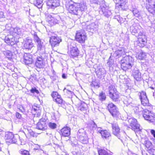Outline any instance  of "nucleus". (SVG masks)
Returning <instances> with one entry per match:
<instances>
[{
  "instance_id": "nucleus-27",
  "label": "nucleus",
  "mask_w": 155,
  "mask_h": 155,
  "mask_svg": "<svg viewBox=\"0 0 155 155\" xmlns=\"http://www.w3.org/2000/svg\"><path fill=\"white\" fill-rule=\"evenodd\" d=\"M42 0H35L33 4L38 8H40L42 5Z\"/></svg>"
},
{
  "instance_id": "nucleus-6",
  "label": "nucleus",
  "mask_w": 155,
  "mask_h": 155,
  "mask_svg": "<svg viewBox=\"0 0 155 155\" xmlns=\"http://www.w3.org/2000/svg\"><path fill=\"white\" fill-rule=\"evenodd\" d=\"M128 121L130 124V126L131 127V129L135 132L140 131L141 129L140 128V125L137 123L136 119L131 118L129 119Z\"/></svg>"
},
{
  "instance_id": "nucleus-2",
  "label": "nucleus",
  "mask_w": 155,
  "mask_h": 155,
  "mask_svg": "<svg viewBox=\"0 0 155 155\" xmlns=\"http://www.w3.org/2000/svg\"><path fill=\"white\" fill-rule=\"evenodd\" d=\"M112 127L113 129V134L121 140L124 145H127L128 143L127 140L125 137L123 138L121 137V135L120 132V129L117 124L114 122L112 124Z\"/></svg>"
},
{
  "instance_id": "nucleus-30",
  "label": "nucleus",
  "mask_w": 155,
  "mask_h": 155,
  "mask_svg": "<svg viewBox=\"0 0 155 155\" xmlns=\"http://www.w3.org/2000/svg\"><path fill=\"white\" fill-rule=\"evenodd\" d=\"M92 2L93 3L99 4L100 5V7H101V5H105V2L104 0H92Z\"/></svg>"
},
{
  "instance_id": "nucleus-57",
  "label": "nucleus",
  "mask_w": 155,
  "mask_h": 155,
  "mask_svg": "<svg viewBox=\"0 0 155 155\" xmlns=\"http://www.w3.org/2000/svg\"><path fill=\"white\" fill-rule=\"evenodd\" d=\"M66 23H65V21H63V25L62 26V28L64 29H66L67 28V26L66 25Z\"/></svg>"
},
{
  "instance_id": "nucleus-13",
  "label": "nucleus",
  "mask_w": 155,
  "mask_h": 155,
  "mask_svg": "<svg viewBox=\"0 0 155 155\" xmlns=\"http://www.w3.org/2000/svg\"><path fill=\"white\" fill-rule=\"evenodd\" d=\"M48 8L54 9L59 5V2L58 0H48L47 3Z\"/></svg>"
},
{
  "instance_id": "nucleus-25",
  "label": "nucleus",
  "mask_w": 155,
  "mask_h": 155,
  "mask_svg": "<svg viewBox=\"0 0 155 155\" xmlns=\"http://www.w3.org/2000/svg\"><path fill=\"white\" fill-rule=\"evenodd\" d=\"M101 135L103 139L106 140L109 139L111 136V135L110 133L106 130H104V131L103 132H102Z\"/></svg>"
},
{
  "instance_id": "nucleus-4",
  "label": "nucleus",
  "mask_w": 155,
  "mask_h": 155,
  "mask_svg": "<svg viewBox=\"0 0 155 155\" xmlns=\"http://www.w3.org/2000/svg\"><path fill=\"white\" fill-rule=\"evenodd\" d=\"M34 38L36 43L37 51L42 54H44L45 52V48L43 42L38 37L36 33L34 34Z\"/></svg>"
},
{
  "instance_id": "nucleus-16",
  "label": "nucleus",
  "mask_w": 155,
  "mask_h": 155,
  "mask_svg": "<svg viewBox=\"0 0 155 155\" xmlns=\"http://www.w3.org/2000/svg\"><path fill=\"white\" fill-rule=\"evenodd\" d=\"M86 36L84 33L81 32H78L76 34V39L79 42L82 43L84 42Z\"/></svg>"
},
{
  "instance_id": "nucleus-26",
  "label": "nucleus",
  "mask_w": 155,
  "mask_h": 155,
  "mask_svg": "<svg viewBox=\"0 0 155 155\" xmlns=\"http://www.w3.org/2000/svg\"><path fill=\"white\" fill-rule=\"evenodd\" d=\"M14 134L12 132H7L5 133V138L6 140V142H8V141H10V140L13 137Z\"/></svg>"
},
{
  "instance_id": "nucleus-44",
  "label": "nucleus",
  "mask_w": 155,
  "mask_h": 155,
  "mask_svg": "<svg viewBox=\"0 0 155 155\" xmlns=\"http://www.w3.org/2000/svg\"><path fill=\"white\" fill-rule=\"evenodd\" d=\"M114 64V60L111 59V57H110L107 63V64L110 67L111 66Z\"/></svg>"
},
{
  "instance_id": "nucleus-20",
  "label": "nucleus",
  "mask_w": 155,
  "mask_h": 155,
  "mask_svg": "<svg viewBox=\"0 0 155 155\" xmlns=\"http://www.w3.org/2000/svg\"><path fill=\"white\" fill-rule=\"evenodd\" d=\"M80 12V8H76L74 6L73 4H71L68 6V12L71 13L76 15H78Z\"/></svg>"
},
{
  "instance_id": "nucleus-60",
  "label": "nucleus",
  "mask_w": 155,
  "mask_h": 155,
  "mask_svg": "<svg viewBox=\"0 0 155 155\" xmlns=\"http://www.w3.org/2000/svg\"><path fill=\"white\" fill-rule=\"evenodd\" d=\"M97 130L98 132L100 133L101 135H102V132H103L104 131V130H103L101 129H99V130Z\"/></svg>"
},
{
  "instance_id": "nucleus-54",
  "label": "nucleus",
  "mask_w": 155,
  "mask_h": 155,
  "mask_svg": "<svg viewBox=\"0 0 155 155\" xmlns=\"http://www.w3.org/2000/svg\"><path fill=\"white\" fill-rule=\"evenodd\" d=\"M150 133L153 137L155 138V130L153 129L151 130Z\"/></svg>"
},
{
  "instance_id": "nucleus-28",
  "label": "nucleus",
  "mask_w": 155,
  "mask_h": 155,
  "mask_svg": "<svg viewBox=\"0 0 155 155\" xmlns=\"http://www.w3.org/2000/svg\"><path fill=\"white\" fill-rule=\"evenodd\" d=\"M84 132V131L83 129H80L78 131V135L79 139L81 141L84 140V138L83 137Z\"/></svg>"
},
{
  "instance_id": "nucleus-17",
  "label": "nucleus",
  "mask_w": 155,
  "mask_h": 155,
  "mask_svg": "<svg viewBox=\"0 0 155 155\" xmlns=\"http://www.w3.org/2000/svg\"><path fill=\"white\" fill-rule=\"evenodd\" d=\"M43 59L42 56H38L36 59L35 65L36 67L39 68H43L44 67Z\"/></svg>"
},
{
  "instance_id": "nucleus-55",
  "label": "nucleus",
  "mask_w": 155,
  "mask_h": 155,
  "mask_svg": "<svg viewBox=\"0 0 155 155\" xmlns=\"http://www.w3.org/2000/svg\"><path fill=\"white\" fill-rule=\"evenodd\" d=\"M19 109L20 111L21 112L23 113L25 112V109L22 106H20Z\"/></svg>"
},
{
  "instance_id": "nucleus-37",
  "label": "nucleus",
  "mask_w": 155,
  "mask_h": 155,
  "mask_svg": "<svg viewBox=\"0 0 155 155\" xmlns=\"http://www.w3.org/2000/svg\"><path fill=\"white\" fill-rule=\"evenodd\" d=\"M39 111L40 110L38 107H37L35 105L32 106V113L35 114L36 113H39Z\"/></svg>"
},
{
  "instance_id": "nucleus-46",
  "label": "nucleus",
  "mask_w": 155,
  "mask_h": 155,
  "mask_svg": "<svg viewBox=\"0 0 155 155\" xmlns=\"http://www.w3.org/2000/svg\"><path fill=\"white\" fill-rule=\"evenodd\" d=\"M148 152L151 155H155V148L153 147L149 149Z\"/></svg>"
},
{
  "instance_id": "nucleus-47",
  "label": "nucleus",
  "mask_w": 155,
  "mask_h": 155,
  "mask_svg": "<svg viewBox=\"0 0 155 155\" xmlns=\"http://www.w3.org/2000/svg\"><path fill=\"white\" fill-rule=\"evenodd\" d=\"M20 152L22 155H30L29 152L26 150H21Z\"/></svg>"
},
{
  "instance_id": "nucleus-5",
  "label": "nucleus",
  "mask_w": 155,
  "mask_h": 155,
  "mask_svg": "<svg viewBox=\"0 0 155 155\" xmlns=\"http://www.w3.org/2000/svg\"><path fill=\"white\" fill-rule=\"evenodd\" d=\"M107 109L114 117H117L119 116L120 114L118 109L116 106L113 103H109L108 105Z\"/></svg>"
},
{
  "instance_id": "nucleus-61",
  "label": "nucleus",
  "mask_w": 155,
  "mask_h": 155,
  "mask_svg": "<svg viewBox=\"0 0 155 155\" xmlns=\"http://www.w3.org/2000/svg\"><path fill=\"white\" fill-rule=\"evenodd\" d=\"M95 25V24L94 23H92L90 25V28L94 29V28H93V27Z\"/></svg>"
},
{
  "instance_id": "nucleus-63",
  "label": "nucleus",
  "mask_w": 155,
  "mask_h": 155,
  "mask_svg": "<svg viewBox=\"0 0 155 155\" xmlns=\"http://www.w3.org/2000/svg\"><path fill=\"white\" fill-rule=\"evenodd\" d=\"M94 124V126H93V127L96 128L97 127V124H95L94 121H93L92 124Z\"/></svg>"
},
{
  "instance_id": "nucleus-22",
  "label": "nucleus",
  "mask_w": 155,
  "mask_h": 155,
  "mask_svg": "<svg viewBox=\"0 0 155 155\" xmlns=\"http://www.w3.org/2000/svg\"><path fill=\"white\" fill-rule=\"evenodd\" d=\"M139 43V45L141 47H143L147 42V38L146 36H143L140 38H138Z\"/></svg>"
},
{
  "instance_id": "nucleus-11",
  "label": "nucleus",
  "mask_w": 155,
  "mask_h": 155,
  "mask_svg": "<svg viewBox=\"0 0 155 155\" xmlns=\"http://www.w3.org/2000/svg\"><path fill=\"white\" fill-rule=\"evenodd\" d=\"M22 62L26 65L31 64L33 62L32 55L29 53H25L24 54Z\"/></svg>"
},
{
  "instance_id": "nucleus-39",
  "label": "nucleus",
  "mask_w": 155,
  "mask_h": 155,
  "mask_svg": "<svg viewBox=\"0 0 155 155\" xmlns=\"http://www.w3.org/2000/svg\"><path fill=\"white\" fill-rule=\"evenodd\" d=\"M132 12L136 17H138L140 16V12L137 9L133 8Z\"/></svg>"
},
{
  "instance_id": "nucleus-21",
  "label": "nucleus",
  "mask_w": 155,
  "mask_h": 155,
  "mask_svg": "<svg viewBox=\"0 0 155 155\" xmlns=\"http://www.w3.org/2000/svg\"><path fill=\"white\" fill-rule=\"evenodd\" d=\"M43 120V119H41L38 122L36 125V128L41 130H44L47 129L46 122Z\"/></svg>"
},
{
  "instance_id": "nucleus-49",
  "label": "nucleus",
  "mask_w": 155,
  "mask_h": 155,
  "mask_svg": "<svg viewBox=\"0 0 155 155\" xmlns=\"http://www.w3.org/2000/svg\"><path fill=\"white\" fill-rule=\"evenodd\" d=\"M140 31L137 34L138 38H140L143 36H145V35H143V31L141 29L140 30Z\"/></svg>"
},
{
  "instance_id": "nucleus-31",
  "label": "nucleus",
  "mask_w": 155,
  "mask_h": 155,
  "mask_svg": "<svg viewBox=\"0 0 155 155\" xmlns=\"http://www.w3.org/2000/svg\"><path fill=\"white\" fill-rule=\"evenodd\" d=\"M11 30L16 35H19L21 34V29L18 28H11Z\"/></svg>"
},
{
  "instance_id": "nucleus-50",
  "label": "nucleus",
  "mask_w": 155,
  "mask_h": 155,
  "mask_svg": "<svg viewBox=\"0 0 155 155\" xmlns=\"http://www.w3.org/2000/svg\"><path fill=\"white\" fill-rule=\"evenodd\" d=\"M87 104L84 102L82 101H81V105L79 107H80L82 108H87Z\"/></svg>"
},
{
  "instance_id": "nucleus-14",
  "label": "nucleus",
  "mask_w": 155,
  "mask_h": 155,
  "mask_svg": "<svg viewBox=\"0 0 155 155\" xmlns=\"http://www.w3.org/2000/svg\"><path fill=\"white\" fill-rule=\"evenodd\" d=\"M33 46L34 45L31 39L29 38H27L24 41L23 47L25 49L28 50L31 49Z\"/></svg>"
},
{
  "instance_id": "nucleus-23",
  "label": "nucleus",
  "mask_w": 155,
  "mask_h": 155,
  "mask_svg": "<svg viewBox=\"0 0 155 155\" xmlns=\"http://www.w3.org/2000/svg\"><path fill=\"white\" fill-rule=\"evenodd\" d=\"M146 8L150 13H155V3L152 4L151 2H150L149 4L147 5Z\"/></svg>"
},
{
  "instance_id": "nucleus-53",
  "label": "nucleus",
  "mask_w": 155,
  "mask_h": 155,
  "mask_svg": "<svg viewBox=\"0 0 155 155\" xmlns=\"http://www.w3.org/2000/svg\"><path fill=\"white\" fill-rule=\"evenodd\" d=\"M16 116L18 119H20L21 117V115L18 112H16Z\"/></svg>"
},
{
  "instance_id": "nucleus-10",
  "label": "nucleus",
  "mask_w": 155,
  "mask_h": 155,
  "mask_svg": "<svg viewBox=\"0 0 155 155\" xmlns=\"http://www.w3.org/2000/svg\"><path fill=\"white\" fill-rule=\"evenodd\" d=\"M139 98L140 99L141 104L144 106H148L149 104V100L146 95V93L141 91L139 93Z\"/></svg>"
},
{
  "instance_id": "nucleus-18",
  "label": "nucleus",
  "mask_w": 155,
  "mask_h": 155,
  "mask_svg": "<svg viewBox=\"0 0 155 155\" xmlns=\"http://www.w3.org/2000/svg\"><path fill=\"white\" fill-rule=\"evenodd\" d=\"M5 41L8 45H16L15 38L13 37V36L10 35L9 37H6L5 39Z\"/></svg>"
},
{
  "instance_id": "nucleus-8",
  "label": "nucleus",
  "mask_w": 155,
  "mask_h": 155,
  "mask_svg": "<svg viewBox=\"0 0 155 155\" xmlns=\"http://www.w3.org/2000/svg\"><path fill=\"white\" fill-rule=\"evenodd\" d=\"M79 54V51L74 41H72L70 45V57L74 58L78 56Z\"/></svg>"
},
{
  "instance_id": "nucleus-12",
  "label": "nucleus",
  "mask_w": 155,
  "mask_h": 155,
  "mask_svg": "<svg viewBox=\"0 0 155 155\" xmlns=\"http://www.w3.org/2000/svg\"><path fill=\"white\" fill-rule=\"evenodd\" d=\"M61 41V39L59 37L55 36H52L50 39V43L51 44L52 48L58 46Z\"/></svg>"
},
{
  "instance_id": "nucleus-48",
  "label": "nucleus",
  "mask_w": 155,
  "mask_h": 155,
  "mask_svg": "<svg viewBox=\"0 0 155 155\" xmlns=\"http://www.w3.org/2000/svg\"><path fill=\"white\" fill-rule=\"evenodd\" d=\"M123 53V51L122 50H117L116 51V54L117 55V56L118 57L122 55Z\"/></svg>"
},
{
  "instance_id": "nucleus-62",
  "label": "nucleus",
  "mask_w": 155,
  "mask_h": 155,
  "mask_svg": "<svg viewBox=\"0 0 155 155\" xmlns=\"http://www.w3.org/2000/svg\"><path fill=\"white\" fill-rule=\"evenodd\" d=\"M62 78L64 79L67 78V76L64 74H63L62 76Z\"/></svg>"
},
{
  "instance_id": "nucleus-24",
  "label": "nucleus",
  "mask_w": 155,
  "mask_h": 155,
  "mask_svg": "<svg viewBox=\"0 0 155 155\" xmlns=\"http://www.w3.org/2000/svg\"><path fill=\"white\" fill-rule=\"evenodd\" d=\"M67 124L61 130V134L63 137L68 136V126Z\"/></svg>"
},
{
  "instance_id": "nucleus-3",
  "label": "nucleus",
  "mask_w": 155,
  "mask_h": 155,
  "mask_svg": "<svg viewBox=\"0 0 155 155\" xmlns=\"http://www.w3.org/2000/svg\"><path fill=\"white\" fill-rule=\"evenodd\" d=\"M108 90L110 97L113 101L118 103L120 101V97L115 86L110 85L109 87Z\"/></svg>"
},
{
  "instance_id": "nucleus-29",
  "label": "nucleus",
  "mask_w": 155,
  "mask_h": 155,
  "mask_svg": "<svg viewBox=\"0 0 155 155\" xmlns=\"http://www.w3.org/2000/svg\"><path fill=\"white\" fill-rule=\"evenodd\" d=\"M142 140H144L143 144L145 145L147 149L149 148L152 145V143L150 142V141L148 140L147 138H146L144 139H142Z\"/></svg>"
},
{
  "instance_id": "nucleus-56",
  "label": "nucleus",
  "mask_w": 155,
  "mask_h": 155,
  "mask_svg": "<svg viewBox=\"0 0 155 155\" xmlns=\"http://www.w3.org/2000/svg\"><path fill=\"white\" fill-rule=\"evenodd\" d=\"M87 108H82L80 107H78V109L80 110L81 111H84L87 110Z\"/></svg>"
},
{
  "instance_id": "nucleus-59",
  "label": "nucleus",
  "mask_w": 155,
  "mask_h": 155,
  "mask_svg": "<svg viewBox=\"0 0 155 155\" xmlns=\"http://www.w3.org/2000/svg\"><path fill=\"white\" fill-rule=\"evenodd\" d=\"M51 78L54 81L56 79V77L55 76H51Z\"/></svg>"
},
{
  "instance_id": "nucleus-19",
  "label": "nucleus",
  "mask_w": 155,
  "mask_h": 155,
  "mask_svg": "<svg viewBox=\"0 0 155 155\" xmlns=\"http://www.w3.org/2000/svg\"><path fill=\"white\" fill-rule=\"evenodd\" d=\"M132 74L134 78L137 81H140L141 80V74L137 68L135 67L134 68Z\"/></svg>"
},
{
  "instance_id": "nucleus-52",
  "label": "nucleus",
  "mask_w": 155,
  "mask_h": 155,
  "mask_svg": "<svg viewBox=\"0 0 155 155\" xmlns=\"http://www.w3.org/2000/svg\"><path fill=\"white\" fill-rule=\"evenodd\" d=\"M28 133H29L30 135L32 136V137H34L35 135V133L32 131L30 129L28 130Z\"/></svg>"
},
{
  "instance_id": "nucleus-38",
  "label": "nucleus",
  "mask_w": 155,
  "mask_h": 155,
  "mask_svg": "<svg viewBox=\"0 0 155 155\" xmlns=\"http://www.w3.org/2000/svg\"><path fill=\"white\" fill-rule=\"evenodd\" d=\"M98 74L99 75L104 76L106 74V71L104 68H100L98 71Z\"/></svg>"
},
{
  "instance_id": "nucleus-34",
  "label": "nucleus",
  "mask_w": 155,
  "mask_h": 155,
  "mask_svg": "<svg viewBox=\"0 0 155 155\" xmlns=\"http://www.w3.org/2000/svg\"><path fill=\"white\" fill-rule=\"evenodd\" d=\"M4 54L9 59H12V52L10 51H7L4 52Z\"/></svg>"
},
{
  "instance_id": "nucleus-41",
  "label": "nucleus",
  "mask_w": 155,
  "mask_h": 155,
  "mask_svg": "<svg viewBox=\"0 0 155 155\" xmlns=\"http://www.w3.org/2000/svg\"><path fill=\"white\" fill-rule=\"evenodd\" d=\"M30 91L32 93H36L37 94H38L39 93L38 90L35 87H32Z\"/></svg>"
},
{
  "instance_id": "nucleus-1",
  "label": "nucleus",
  "mask_w": 155,
  "mask_h": 155,
  "mask_svg": "<svg viewBox=\"0 0 155 155\" xmlns=\"http://www.w3.org/2000/svg\"><path fill=\"white\" fill-rule=\"evenodd\" d=\"M134 60L132 57L130 56H126L124 57L120 61L121 67L124 71H126L129 69L134 68Z\"/></svg>"
},
{
  "instance_id": "nucleus-42",
  "label": "nucleus",
  "mask_w": 155,
  "mask_h": 155,
  "mask_svg": "<svg viewBox=\"0 0 155 155\" xmlns=\"http://www.w3.org/2000/svg\"><path fill=\"white\" fill-rule=\"evenodd\" d=\"M48 126L52 129H55L56 128L57 125L55 123L50 122L49 123Z\"/></svg>"
},
{
  "instance_id": "nucleus-9",
  "label": "nucleus",
  "mask_w": 155,
  "mask_h": 155,
  "mask_svg": "<svg viewBox=\"0 0 155 155\" xmlns=\"http://www.w3.org/2000/svg\"><path fill=\"white\" fill-rule=\"evenodd\" d=\"M99 9V13L107 18H108L112 14L111 11L108 9V7L106 4L101 5Z\"/></svg>"
},
{
  "instance_id": "nucleus-15",
  "label": "nucleus",
  "mask_w": 155,
  "mask_h": 155,
  "mask_svg": "<svg viewBox=\"0 0 155 155\" xmlns=\"http://www.w3.org/2000/svg\"><path fill=\"white\" fill-rule=\"evenodd\" d=\"M140 26L136 24H134L130 27V31L133 35L137 36V34L140 31Z\"/></svg>"
},
{
  "instance_id": "nucleus-51",
  "label": "nucleus",
  "mask_w": 155,
  "mask_h": 155,
  "mask_svg": "<svg viewBox=\"0 0 155 155\" xmlns=\"http://www.w3.org/2000/svg\"><path fill=\"white\" fill-rule=\"evenodd\" d=\"M34 147V150L35 151L36 150H38L40 148V146L38 144H35L34 145H33Z\"/></svg>"
},
{
  "instance_id": "nucleus-45",
  "label": "nucleus",
  "mask_w": 155,
  "mask_h": 155,
  "mask_svg": "<svg viewBox=\"0 0 155 155\" xmlns=\"http://www.w3.org/2000/svg\"><path fill=\"white\" fill-rule=\"evenodd\" d=\"M58 93L56 92H53L51 94V96L53 98L54 101L56 98V97H58V96H60Z\"/></svg>"
},
{
  "instance_id": "nucleus-33",
  "label": "nucleus",
  "mask_w": 155,
  "mask_h": 155,
  "mask_svg": "<svg viewBox=\"0 0 155 155\" xmlns=\"http://www.w3.org/2000/svg\"><path fill=\"white\" fill-rule=\"evenodd\" d=\"M99 155H111L104 149H101L98 150Z\"/></svg>"
},
{
  "instance_id": "nucleus-35",
  "label": "nucleus",
  "mask_w": 155,
  "mask_h": 155,
  "mask_svg": "<svg viewBox=\"0 0 155 155\" xmlns=\"http://www.w3.org/2000/svg\"><path fill=\"white\" fill-rule=\"evenodd\" d=\"M146 53L143 52H140L138 56V58L140 60H144L146 57Z\"/></svg>"
},
{
  "instance_id": "nucleus-7",
  "label": "nucleus",
  "mask_w": 155,
  "mask_h": 155,
  "mask_svg": "<svg viewBox=\"0 0 155 155\" xmlns=\"http://www.w3.org/2000/svg\"><path fill=\"white\" fill-rule=\"evenodd\" d=\"M142 114L143 118L146 120H148L151 122H154L155 120L154 114L147 110H143Z\"/></svg>"
},
{
  "instance_id": "nucleus-58",
  "label": "nucleus",
  "mask_w": 155,
  "mask_h": 155,
  "mask_svg": "<svg viewBox=\"0 0 155 155\" xmlns=\"http://www.w3.org/2000/svg\"><path fill=\"white\" fill-rule=\"evenodd\" d=\"M68 107H70L71 111V112H72L74 111L73 107L72 105L69 104V105H68Z\"/></svg>"
},
{
  "instance_id": "nucleus-64",
  "label": "nucleus",
  "mask_w": 155,
  "mask_h": 155,
  "mask_svg": "<svg viewBox=\"0 0 155 155\" xmlns=\"http://www.w3.org/2000/svg\"><path fill=\"white\" fill-rule=\"evenodd\" d=\"M48 17L50 18V20H48V21H52L53 19L54 18L53 17H52L51 15H49L48 16Z\"/></svg>"
},
{
  "instance_id": "nucleus-36",
  "label": "nucleus",
  "mask_w": 155,
  "mask_h": 155,
  "mask_svg": "<svg viewBox=\"0 0 155 155\" xmlns=\"http://www.w3.org/2000/svg\"><path fill=\"white\" fill-rule=\"evenodd\" d=\"M100 83L98 81H93L91 84V86L94 87L98 88L100 87Z\"/></svg>"
},
{
  "instance_id": "nucleus-43",
  "label": "nucleus",
  "mask_w": 155,
  "mask_h": 155,
  "mask_svg": "<svg viewBox=\"0 0 155 155\" xmlns=\"http://www.w3.org/2000/svg\"><path fill=\"white\" fill-rule=\"evenodd\" d=\"M16 136H14V135L13 137H12L11 140H10V141H8V142L13 143H16L17 142V139L16 138Z\"/></svg>"
},
{
  "instance_id": "nucleus-40",
  "label": "nucleus",
  "mask_w": 155,
  "mask_h": 155,
  "mask_svg": "<svg viewBox=\"0 0 155 155\" xmlns=\"http://www.w3.org/2000/svg\"><path fill=\"white\" fill-rule=\"evenodd\" d=\"M54 101L56 102L58 104H61L63 102V100L61 98V96H58V97H57L54 100Z\"/></svg>"
},
{
  "instance_id": "nucleus-32",
  "label": "nucleus",
  "mask_w": 155,
  "mask_h": 155,
  "mask_svg": "<svg viewBox=\"0 0 155 155\" xmlns=\"http://www.w3.org/2000/svg\"><path fill=\"white\" fill-rule=\"evenodd\" d=\"M99 99L101 101H105L106 99V95L105 93L102 91L99 94Z\"/></svg>"
}]
</instances>
